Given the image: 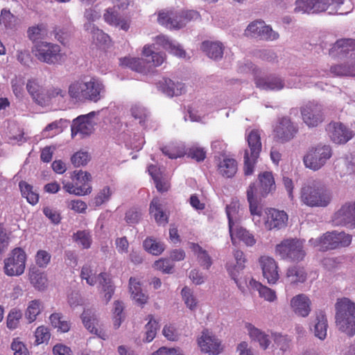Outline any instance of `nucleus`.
<instances>
[{
  "mask_svg": "<svg viewBox=\"0 0 355 355\" xmlns=\"http://www.w3.org/2000/svg\"><path fill=\"white\" fill-rule=\"evenodd\" d=\"M152 46H145L143 49V55L146 60L136 58H123L120 59V64L127 67L133 71L144 73L146 71V62H152L155 67L161 65L164 60L165 55L161 52H155Z\"/></svg>",
  "mask_w": 355,
  "mask_h": 355,
  "instance_id": "nucleus-3",
  "label": "nucleus"
},
{
  "mask_svg": "<svg viewBox=\"0 0 355 355\" xmlns=\"http://www.w3.org/2000/svg\"><path fill=\"white\" fill-rule=\"evenodd\" d=\"M332 224L334 226H343L355 228V201L347 202L334 214Z\"/></svg>",
  "mask_w": 355,
  "mask_h": 355,
  "instance_id": "nucleus-16",
  "label": "nucleus"
},
{
  "mask_svg": "<svg viewBox=\"0 0 355 355\" xmlns=\"http://www.w3.org/2000/svg\"><path fill=\"white\" fill-rule=\"evenodd\" d=\"M84 28L89 32L94 42L99 44H105L110 40V36L94 26V24L85 23Z\"/></svg>",
  "mask_w": 355,
  "mask_h": 355,
  "instance_id": "nucleus-43",
  "label": "nucleus"
},
{
  "mask_svg": "<svg viewBox=\"0 0 355 355\" xmlns=\"http://www.w3.org/2000/svg\"><path fill=\"white\" fill-rule=\"evenodd\" d=\"M218 171L223 177H233L237 171L236 161L232 158L223 159L218 165Z\"/></svg>",
  "mask_w": 355,
  "mask_h": 355,
  "instance_id": "nucleus-45",
  "label": "nucleus"
},
{
  "mask_svg": "<svg viewBox=\"0 0 355 355\" xmlns=\"http://www.w3.org/2000/svg\"><path fill=\"white\" fill-rule=\"evenodd\" d=\"M131 114L135 119H138L140 124L144 125L146 121L150 116V112L144 106L139 104H135L131 107Z\"/></svg>",
  "mask_w": 355,
  "mask_h": 355,
  "instance_id": "nucleus-51",
  "label": "nucleus"
},
{
  "mask_svg": "<svg viewBox=\"0 0 355 355\" xmlns=\"http://www.w3.org/2000/svg\"><path fill=\"white\" fill-rule=\"evenodd\" d=\"M129 288L132 299L139 305L145 304L148 295L143 292L140 282L135 277H130L129 279Z\"/></svg>",
  "mask_w": 355,
  "mask_h": 355,
  "instance_id": "nucleus-37",
  "label": "nucleus"
},
{
  "mask_svg": "<svg viewBox=\"0 0 355 355\" xmlns=\"http://www.w3.org/2000/svg\"><path fill=\"white\" fill-rule=\"evenodd\" d=\"M330 73L334 76L350 77L347 62L331 66Z\"/></svg>",
  "mask_w": 355,
  "mask_h": 355,
  "instance_id": "nucleus-59",
  "label": "nucleus"
},
{
  "mask_svg": "<svg viewBox=\"0 0 355 355\" xmlns=\"http://www.w3.org/2000/svg\"><path fill=\"white\" fill-rule=\"evenodd\" d=\"M255 85L257 87L264 90H281L285 86H287L284 80L278 76L270 75L263 78H256Z\"/></svg>",
  "mask_w": 355,
  "mask_h": 355,
  "instance_id": "nucleus-30",
  "label": "nucleus"
},
{
  "mask_svg": "<svg viewBox=\"0 0 355 355\" xmlns=\"http://www.w3.org/2000/svg\"><path fill=\"white\" fill-rule=\"evenodd\" d=\"M24 85L25 81L22 77H16L11 80L12 89L17 98H21L23 96Z\"/></svg>",
  "mask_w": 355,
  "mask_h": 355,
  "instance_id": "nucleus-62",
  "label": "nucleus"
},
{
  "mask_svg": "<svg viewBox=\"0 0 355 355\" xmlns=\"http://www.w3.org/2000/svg\"><path fill=\"white\" fill-rule=\"evenodd\" d=\"M303 121L309 127H316L323 121V112L321 105L309 103L301 109Z\"/></svg>",
  "mask_w": 355,
  "mask_h": 355,
  "instance_id": "nucleus-18",
  "label": "nucleus"
},
{
  "mask_svg": "<svg viewBox=\"0 0 355 355\" xmlns=\"http://www.w3.org/2000/svg\"><path fill=\"white\" fill-rule=\"evenodd\" d=\"M332 155V150L329 145L319 144L309 148L303 157V163L306 168L317 171L322 168Z\"/></svg>",
  "mask_w": 355,
  "mask_h": 355,
  "instance_id": "nucleus-6",
  "label": "nucleus"
},
{
  "mask_svg": "<svg viewBox=\"0 0 355 355\" xmlns=\"http://www.w3.org/2000/svg\"><path fill=\"white\" fill-rule=\"evenodd\" d=\"M246 328L248 329L250 338L253 340H257L261 347L263 349H266L268 347L270 340L268 338V335L265 334L250 323L246 324Z\"/></svg>",
  "mask_w": 355,
  "mask_h": 355,
  "instance_id": "nucleus-48",
  "label": "nucleus"
},
{
  "mask_svg": "<svg viewBox=\"0 0 355 355\" xmlns=\"http://www.w3.org/2000/svg\"><path fill=\"white\" fill-rule=\"evenodd\" d=\"M248 291L250 292L255 291H258L261 297H263L269 302H273L277 297L275 292L273 290L262 285L260 282L256 281L253 278H250L246 281L245 292L243 293H247Z\"/></svg>",
  "mask_w": 355,
  "mask_h": 355,
  "instance_id": "nucleus-31",
  "label": "nucleus"
},
{
  "mask_svg": "<svg viewBox=\"0 0 355 355\" xmlns=\"http://www.w3.org/2000/svg\"><path fill=\"white\" fill-rule=\"evenodd\" d=\"M326 74V72L324 71H318V69H306L299 72H292L290 73L289 76L287 79V86L289 88L292 87H300L302 85L303 83L306 82V78H319L323 77Z\"/></svg>",
  "mask_w": 355,
  "mask_h": 355,
  "instance_id": "nucleus-23",
  "label": "nucleus"
},
{
  "mask_svg": "<svg viewBox=\"0 0 355 355\" xmlns=\"http://www.w3.org/2000/svg\"><path fill=\"white\" fill-rule=\"evenodd\" d=\"M326 130L331 141L336 144H345L354 137L353 132L340 122L330 123Z\"/></svg>",
  "mask_w": 355,
  "mask_h": 355,
  "instance_id": "nucleus-20",
  "label": "nucleus"
},
{
  "mask_svg": "<svg viewBox=\"0 0 355 355\" xmlns=\"http://www.w3.org/2000/svg\"><path fill=\"white\" fill-rule=\"evenodd\" d=\"M286 278L292 284L303 283L306 279V272L303 267L293 266L288 268Z\"/></svg>",
  "mask_w": 355,
  "mask_h": 355,
  "instance_id": "nucleus-44",
  "label": "nucleus"
},
{
  "mask_svg": "<svg viewBox=\"0 0 355 355\" xmlns=\"http://www.w3.org/2000/svg\"><path fill=\"white\" fill-rule=\"evenodd\" d=\"M201 350L213 355H217L222 351L220 342L211 335L208 330L202 333L201 337L198 340Z\"/></svg>",
  "mask_w": 355,
  "mask_h": 355,
  "instance_id": "nucleus-24",
  "label": "nucleus"
},
{
  "mask_svg": "<svg viewBox=\"0 0 355 355\" xmlns=\"http://www.w3.org/2000/svg\"><path fill=\"white\" fill-rule=\"evenodd\" d=\"M225 212L228 218L229 230H231L239 224V203L237 201L231 202L226 206Z\"/></svg>",
  "mask_w": 355,
  "mask_h": 355,
  "instance_id": "nucleus-42",
  "label": "nucleus"
},
{
  "mask_svg": "<svg viewBox=\"0 0 355 355\" xmlns=\"http://www.w3.org/2000/svg\"><path fill=\"white\" fill-rule=\"evenodd\" d=\"M150 214L159 225L168 223V217L163 211L162 205L158 198H153L150 205Z\"/></svg>",
  "mask_w": 355,
  "mask_h": 355,
  "instance_id": "nucleus-41",
  "label": "nucleus"
},
{
  "mask_svg": "<svg viewBox=\"0 0 355 355\" xmlns=\"http://www.w3.org/2000/svg\"><path fill=\"white\" fill-rule=\"evenodd\" d=\"M80 277L82 279H85L89 286H94L98 282L105 293L106 301L110 300L114 292V286L108 274L101 272L96 276L93 266L89 263H87L82 267Z\"/></svg>",
  "mask_w": 355,
  "mask_h": 355,
  "instance_id": "nucleus-7",
  "label": "nucleus"
},
{
  "mask_svg": "<svg viewBox=\"0 0 355 355\" xmlns=\"http://www.w3.org/2000/svg\"><path fill=\"white\" fill-rule=\"evenodd\" d=\"M67 123L66 120L61 119L48 124L42 132V137L44 138L53 137L62 132L63 127L66 125Z\"/></svg>",
  "mask_w": 355,
  "mask_h": 355,
  "instance_id": "nucleus-46",
  "label": "nucleus"
},
{
  "mask_svg": "<svg viewBox=\"0 0 355 355\" xmlns=\"http://www.w3.org/2000/svg\"><path fill=\"white\" fill-rule=\"evenodd\" d=\"M90 160V155L86 151H78L71 157V162L75 167L86 165Z\"/></svg>",
  "mask_w": 355,
  "mask_h": 355,
  "instance_id": "nucleus-57",
  "label": "nucleus"
},
{
  "mask_svg": "<svg viewBox=\"0 0 355 355\" xmlns=\"http://www.w3.org/2000/svg\"><path fill=\"white\" fill-rule=\"evenodd\" d=\"M334 58H344L355 55V40L340 39L337 40L329 51Z\"/></svg>",
  "mask_w": 355,
  "mask_h": 355,
  "instance_id": "nucleus-19",
  "label": "nucleus"
},
{
  "mask_svg": "<svg viewBox=\"0 0 355 355\" xmlns=\"http://www.w3.org/2000/svg\"><path fill=\"white\" fill-rule=\"evenodd\" d=\"M259 187L255 186L254 193L259 196L265 198L269 193H272L276 189V185L272 173L269 171H265L259 175Z\"/></svg>",
  "mask_w": 355,
  "mask_h": 355,
  "instance_id": "nucleus-28",
  "label": "nucleus"
},
{
  "mask_svg": "<svg viewBox=\"0 0 355 355\" xmlns=\"http://www.w3.org/2000/svg\"><path fill=\"white\" fill-rule=\"evenodd\" d=\"M328 322L324 312L316 314L313 325V331L315 337L320 340H324L327 334Z\"/></svg>",
  "mask_w": 355,
  "mask_h": 355,
  "instance_id": "nucleus-38",
  "label": "nucleus"
},
{
  "mask_svg": "<svg viewBox=\"0 0 355 355\" xmlns=\"http://www.w3.org/2000/svg\"><path fill=\"white\" fill-rule=\"evenodd\" d=\"M92 312H83L81 318L85 327L98 338L106 340L108 334L103 323L98 320Z\"/></svg>",
  "mask_w": 355,
  "mask_h": 355,
  "instance_id": "nucleus-22",
  "label": "nucleus"
},
{
  "mask_svg": "<svg viewBox=\"0 0 355 355\" xmlns=\"http://www.w3.org/2000/svg\"><path fill=\"white\" fill-rule=\"evenodd\" d=\"M162 153L171 159H176L183 157L186 154L184 147L183 146H168L162 148Z\"/></svg>",
  "mask_w": 355,
  "mask_h": 355,
  "instance_id": "nucleus-54",
  "label": "nucleus"
},
{
  "mask_svg": "<svg viewBox=\"0 0 355 355\" xmlns=\"http://www.w3.org/2000/svg\"><path fill=\"white\" fill-rule=\"evenodd\" d=\"M311 301L305 294L294 296L291 300V306L293 311H311Z\"/></svg>",
  "mask_w": 355,
  "mask_h": 355,
  "instance_id": "nucleus-47",
  "label": "nucleus"
},
{
  "mask_svg": "<svg viewBox=\"0 0 355 355\" xmlns=\"http://www.w3.org/2000/svg\"><path fill=\"white\" fill-rule=\"evenodd\" d=\"M336 311H355V303L348 297L338 298L335 304Z\"/></svg>",
  "mask_w": 355,
  "mask_h": 355,
  "instance_id": "nucleus-60",
  "label": "nucleus"
},
{
  "mask_svg": "<svg viewBox=\"0 0 355 355\" xmlns=\"http://www.w3.org/2000/svg\"><path fill=\"white\" fill-rule=\"evenodd\" d=\"M96 114L97 112L93 111L73 119L71 127V137L79 135L80 138H84L93 133L96 125V122L94 121Z\"/></svg>",
  "mask_w": 355,
  "mask_h": 355,
  "instance_id": "nucleus-14",
  "label": "nucleus"
},
{
  "mask_svg": "<svg viewBox=\"0 0 355 355\" xmlns=\"http://www.w3.org/2000/svg\"><path fill=\"white\" fill-rule=\"evenodd\" d=\"M200 18L199 13L196 10H182L181 12L160 11L157 21L159 24L169 29H180L188 22Z\"/></svg>",
  "mask_w": 355,
  "mask_h": 355,
  "instance_id": "nucleus-4",
  "label": "nucleus"
},
{
  "mask_svg": "<svg viewBox=\"0 0 355 355\" xmlns=\"http://www.w3.org/2000/svg\"><path fill=\"white\" fill-rule=\"evenodd\" d=\"M248 148L244 151V174L250 175L253 173L254 165L261 151V142L259 132L252 130L247 136Z\"/></svg>",
  "mask_w": 355,
  "mask_h": 355,
  "instance_id": "nucleus-8",
  "label": "nucleus"
},
{
  "mask_svg": "<svg viewBox=\"0 0 355 355\" xmlns=\"http://www.w3.org/2000/svg\"><path fill=\"white\" fill-rule=\"evenodd\" d=\"M173 267L171 261L167 259H161L154 263V268L156 270L166 274L172 273Z\"/></svg>",
  "mask_w": 355,
  "mask_h": 355,
  "instance_id": "nucleus-64",
  "label": "nucleus"
},
{
  "mask_svg": "<svg viewBox=\"0 0 355 355\" xmlns=\"http://www.w3.org/2000/svg\"><path fill=\"white\" fill-rule=\"evenodd\" d=\"M105 22L108 24L119 27L121 30L127 31L130 28L128 21L121 16L114 8H108L103 15Z\"/></svg>",
  "mask_w": 355,
  "mask_h": 355,
  "instance_id": "nucleus-32",
  "label": "nucleus"
},
{
  "mask_svg": "<svg viewBox=\"0 0 355 355\" xmlns=\"http://www.w3.org/2000/svg\"><path fill=\"white\" fill-rule=\"evenodd\" d=\"M26 254L21 248L13 249L3 261V272L8 277L19 276L24 272Z\"/></svg>",
  "mask_w": 355,
  "mask_h": 355,
  "instance_id": "nucleus-12",
  "label": "nucleus"
},
{
  "mask_svg": "<svg viewBox=\"0 0 355 355\" xmlns=\"http://www.w3.org/2000/svg\"><path fill=\"white\" fill-rule=\"evenodd\" d=\"M155 42L156 44L162 46L164 49L176 56L184 58L186 55V52L178 43L169 40V38L165 35L157 36Z\"/></svg>",
  "mask_w": 355,
  "mask_h": 355,
  "instance_id": "nucleus-34",
  "label": "nucleus"
},
{
  "mask_svg": "<svg viewBox=\"0 0 355 355\" xmlns=\"http://www.w3.org/2000/svg\"><path fill=\"white\" fill-rule=\"evenodd\" d=\"M309 242L313 247L319 248L320 250L326 251L349 246L352 243V236L344 232L333 231L324 234L320 238H312Z\"/></svg>",
  "mask_w": 355,
  "mask_h": 355,
  "instance_id": "nucleus-5",
  "label": "nucleus"
},
{
  "mask_svg": "<svg viewBox=\"0 0 355 355\" xmlns=\"http://www.w3.org/2000/svg\"><path fill=\"white\" fill-rule=\"evenodd\" d=\"M73 239L78 245L83 249H88L92 245V235L86 230L76 232L73 234Z\"/></svg>",
  "mask_w": 355,
  "mask_h": 355,
  "instance_id": "nucleus-49",
  "label": "nucleus"
},
{
  "mask_svg": "<svg viewBox=\"0 0 355 355\" xmlns=\"http://www.w3.org/2000/svg\"><path fill=\"white\" fill-rule=\"evenodd\" d=\"M234 257L236 260V264L233 266L228 267L227 271L231 278L234 281L239 289L242 292H245L246 281L249 278L240 276L241 271L245 268V263L246 259L244 253L241 250H236L234 253Z\"/></svg>",
  "mask_w": 355,
  "mask_h": 355,
  "instance_id": "nucleus-17",
  "label": "nucleus"
},
{
  "mask_svg": "<svg viewBox=\"0 0 355 355\" xmlns=\"http://www.w3.org/2000/svg\"><path fill=\"white\" fill-rule=\"evenodd\" d=\"M73 180H76L75 184L69 182H63V189L67 193L82 196L89 194L92 192V187L89 184L92 175L89 173L81 170L74 171Z\"/></svg>",
  "mask_w": 355,
  "mask_h": 355,
  "instance_id": "nucleus-13",
  "label": "nucleus"
},
{
  "mask_svg": "<svg viewBox=\"0 0 355 355\" xmlns=\"http://www.w3.org/2000/svg\"><path fill=\"white\" fill-rule=\"evenodd\" d=\"M31 284L37 290L44 291L47 287L46 275L35 266L31 267L28 272Z\"/></svg>",
  "mask_w": 355,
  "mask_h": 355,
  "instance_id": "nucleus-36",
  "label": "nucleus"
},
{
  "mask_svg": "<svg viewBox=\"0 0 355 355\" xmlns=\"http://www.w3.org/2000/svg\"><path fill=\"white\" fill-rule=\"evenodd\" d=\"M264 21L257 20L250 23L245 31V34L247 36L253 37H259L261 30L263 28Z\"/></svg>",
  "mask_w": 355,
  "mask_h": 355,
  "instance_id": "nucleus-58",
  "label": "nucleus"
},
{
  "mask_svg": "<svg viewBox=\"0 0 355 355\" xmlns=\"http://www.w3.org/2000/svg\"><path fill=\"white\" fill-rule=\"evenodd\" d=\"M232 243L236 244V239L243 241L248 246H252L255 244L256 240L252 234L241 227L239 225H235L231 230H229Z\"/></svg>",
  "mask_w": 355,
  "mask_h": 355,
  "instance_id": "nucleus-33",
  "label": "nucleus"
},
{
  "mask_svg": "<svg viewBox=\"0 0 355 355\" xmlns=\"http://www.w3.org/2000/svg\"><path fill=\"white\" fill-rule=\"evenodd\" d=\"M331 198V192L318 179L305 180L299 191L300 202L309 207H326L330 204Z\"/></svg>",
  "mask_w": 355,
  "mask_h": 355,
  "instance_id": "nucleus-2",
  "label": "nucleus"
},
{
  "mask_svg": "<svg viewBox=\"0 0 355 355\" xmlns=\"http://www.w3.org/2000/svg\"><path fill=\"white\" fill-rule=\"evenodd\" d=\"M144 249L153 255L160 254L164 250V244L153 238H146L143 243Z\"/></svg>",
  "mask_w": 355,
  "mask_h": 355,
  "instance_id": "nucleus-50",
  "label": "nucleus"
},
{
  "mask_svg": "<svg viewBox=\"0 0 355 355\" xmlns=\"http://www.w3.org/2000/svg\"><path fill=\"white\" fill-rule=\"evenodd\" d=\"M69 96L77 102L97 103L104 98L106 89L103 81L98 78H85L76 80L69 86Z\"/></svg>",
  "mask_w": 355,
  "mask_h": 355,
  "instance_id": "nucleus-1",
  "label": "nucleus"
},
{
  "mask_svg": "<svg viewBox=\"0 0 355 355\" xmlns=\"http://www.w3.org/2000/svg\"><path fill=\"white\" fill-rule=\"evenodd\" d=\"M28 38L35 42L42 38L46 34V30L44 24H38L30 27L27 31Z\"/></svg>",
  "mask_w": 355,
  "mask_h": 355,
  "instance_id": "nucleus-56",
  "label": "nucleus"
},
{
  "mask_svg": "<svg viewBox=\"0 0 355 355\" xmlns=\"http://www.w3.org/2000/svg\"><path fill=\"white\" fill-rule=\"evenodd\" d=\"M255 183H251L247 189V199L249 202L250 211L252 216V220L256 225L260 223V218L262 214V209L259 206V202L263 197L254 193Z\"/></svg>",
  "mask_w": 355,
  "mask_h": 355,
  "instance_id": "nucleus-26",
  "label": "nucleus"
},
{
  "mask_svg": "<svg viewBox=\"0 0 355 355\" xmlns=\"http://www.w3.org/2000/svg\"><path fill=\"white\" fill-rule=\"evenodd\" d=\"M51 255L49 252L46 250H40L37 252L35 260L36 265L40 267L44 268L50 263Z\"/></svg>",
  "mask_w": 355,
  "mask_h": 355,
  "instance_id": "nucleus-61",
  "label": "nucleus"
},
{
  "mask_svg": "<svg viewBox=\"0 0 355 355\" xmlns=\"http://www.w3.org/2000/svg\"><path fill=\"white\" fill-rule=\"evenodd\" d=\"M21 196L25 198L28 203L32 205H36L40 198L39 193L36 189L24 181L19 183Z\"/></svg>",
  "mask_w": 355,
  "mask_h": 355,
  "instance_id": "nucleus-39",
  "label": "nucleus"
},
{
  "mask_svg": "<svg viewBox=\"0 0 355 355\" xmlns=\"http://www.w3.org/2000/svg\"><path fill=\"white\" fill-rule=\"evenodd\" d=\"M156 85L159 91L169 97L181 95L185 92L184 84L180 82L175 83L166 78H162Z\"/></svg>",
  "mask_w": 355,
  "mask_h": 355,
  "instance_id": "nucleus-29",
  "label": "nucleus"
},
{
  "mask_svg": "<svg viewBox=\"0 0 355 355\" xmlns=\"http://www.w3.org/2000/svg\"><path fill=\"white\" fill-rule=\"evenodd\" d=\"M159 325L157 320L150 318L148 322L146 324V333L144 340L146 343L151 342L157 334Z\"/></svg>",
  "mask_w": 355,
  "mask_h": 355,
  "instance_id": "nucleus-53",
  "label": "nucleus"
},
{
  "mask_svg": "<svg viewBox=\"0 0 355 355\" xmlns=\"http://www.w3.org/2000/svg\"><path fill=\"white\" fill-rule=\"evenodd\" d=\"M112 192L108 186L104 187L96 195L92 203L96 207H99L110 200Z\"/></svg>",
  "mask_w": 355,
  "mask_h": 355,
  "instance_id": "nucleus-52",
  "label": "nucleus"
},
{
  "mask_svg": "<svg viewBox=\"0 0 355 355\" xmlns=\"http://www.w3.org/2000/svg\"><path fill=\"white\" fill-rule=\"evenodd\" d=\"M336 328L349 337L355 335V312H336Z\"/></svg>",
  "mask_w": 355,
  "mask_h": 355,
  "instance_id": "nucleus-21",
  "label": "nucleus"
},
{
  "mask_svg": "<svg viewBox=\"0 0 355 355\" xmlns=\"http://www.w3.org/2000/svg\"><path fill=\"white\" fill-rule=\"evenodd\" d=\"M266 214L265 225L267 229L280 230L286 226L288 216L285 211L270 208L268 209Z\"/></svg>",
  "mask_w": 355,
  "mask_h": 355,
  "instance_id": "nucleus-25",
  "label": "nucleus"
},
{
  "mask_svg": "<svg viewBox=\"0 0 355 355\" xmlns=\"http://www.w3.org/2000/svg\"><path fill=\"white\" fill-rule=\"evenodd\" d=\"M35 345H39L43 343H47L51 338L49 329L44 326L38 327L35 331Z\"/></svg>",
  "mask_w": 355,
  "mask_h": 355,
  "instance_id": "nucleus-55",
  "label": "nucleus"
},
{
  "mask_svg": "<svg viewBox=\"0 0 355 355\" xmlns=\"http://www.w3.org/2000/svg\"><path fill=\"white\" fill-rule=\"evenodd\" d=\"M201 49L212 60H219L223 58L224 46L221 42L205 41L202 43Z\"/></svg>",
  "mask_w": 355,
  "mask_h": 355,
  "instance_id": "nucleus-35",
  "label": "nucleus"
},
{
  "mask_svg": "<svg viewBox=\"0 0 355 355\" xmlns=\"http://www.w3.org/2000/svg\"><path fill=\"white\" fill-rule=\"evenodd\" d=\"M276 254L290 261H300L306 256L304 244L297 239H284L275 247Z\"/></svg>",
  "mask_w": 355,
  "mask_h": 355,
  "instance_id": "nucleus-9",
  "label": "nucleus"
},
{
  "mask_svg": "<svg viewBox=\"0 0 355 355\" xmlns=\"http://www.w3.org/2000/svg\"><path fill=\"white\" fill-rule=\"evenodd\" d=\"M190 248L197 257L200 265L205 269H209L212 265V260L207 251L195 243H190Z\"/></svg>",
  "mask_w": 355,
  "mask_h": 355,
  "instance_id": "nucleus-40",
  "label": "nucleus"
},
{
  "mask_svg": "<svg viewBox=\"0 0 355 355\" xmlns=\"http://www.w3.org/2000/svg\"><path fill=\"white\" fill-rule=\"evenodd\" d=\"M186 154L188 155L189 157H191L198 162L203 161L206 157V151L204 148L197 146H193L189 148Z\"/></svg>",
  "mask_w": 355,
  "mask_h": 355,
  "instance_id": "nucleus-63",
  "label": "nucleus"
},
{
  "mask_svg": "<svg viewBox=\"0 0 355 355\" xmlns=\"http://www.w3.org/2000/svg\"><path fill=\"white\" fill-rule=\"evenodd\" d=\"M33 51L40 61L49 64H61L65 60V55L56 44L40 42L35 44Z\"/></svg>",
  "mask_w": 355,
  "mask_h": 355,
  "instance_id": "nucleus-10",
  "label": "nucleus"
},
{
  "mask_svg": "<svg viewBox=\"0 0 355 355\" xmlns=\"http://www.w3.org/2000/svg\"><path fill=\"white\" fill-rule=\"evenodd\" d=\"M259 263L263 277L270 284H275L279 279L278 267L275 260L270 257H261Z\"/></svg>",
  "mask_w": 355,
  "mask_h": 355,
  "instance_id": "nucleus-27",
  "label": "nucleus"
},
{
  "mask_svg": "<svg viewBox=\"0 0 355 355\" xmlns=\"http://www.w3.org/2000/svg\"><path fill=\"white\" fill-rule=\"evenodd\" d=\"M298 132L297 125L289 117L279 118L274 128L273 135L275 141L285 144L292 140Z\"/></svg>",
  "mask_w": 355,
  "mask_h": 355,
  "instance_id": "nucleus-15",
  "label": "nucleus"
},
{
  "mask_svg": "<svg viewBox=\"0 0 355 355\" xmlns=\"http://www.w3.org/2000/svg\"><path fill=\"white\" fill-rule=\"evenodd\" d=\"M344 3V0H296L294 12L302 14L323 12L329 8L338 10Z\"/></svg>",
  "mask_w": 355,
  "mask_h": 355,
  "instance_id": "nucleus-11",
  "label": "nucleus"
}]
</instances>
